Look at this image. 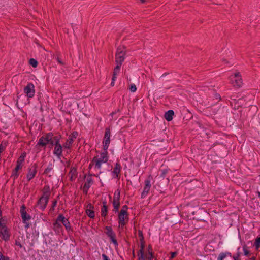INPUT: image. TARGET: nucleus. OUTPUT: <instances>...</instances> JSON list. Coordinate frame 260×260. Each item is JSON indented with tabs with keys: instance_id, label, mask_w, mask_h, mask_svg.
<instances>
[{
	"instance_id": "nucleus-36",
	"label": "nucleus",
	"mask_w": 260,
	"mask_h": 260,
	"mask_svg": "<svg viewBox=\"0 0 260 260\" xmlns=\"http://www.w3.org/2000/svg\"><path fill=\"white\" fill-rule=\"evenodd\" d=\"M138 235H139V237H140V240L141 241H143L144 239V237H143V233H142V231L139 230L138 231Z\"/></svg>"
},
{
	"instance_id": "nucleus-21",
	"label": "nucleus",
	"mask_w": 260,
	"mask_h": 260,
	"mask_svg": "<svg viewBox=\"0 0 260 260\" xmlns=\"http://www.w3.org/2000/svg\"><path fill=\"white\" fill-rule=\"evenodd\" d=\"M102 204L103 206L101 208V216L105 217L107 215V206L106 205V202L103 201Z\"/></svg>"
},
{
	"instance_id": "nucleus-8",
	"label": "nucleus",
	"mask_w": 260,
	"mask_h": 260,
	"mask_svg": "<svg viewBox=\"0 0 260 260\" xmlns=\"http://www.w3.org/2000/svg\"><path fill=\"white\" fill-rule=\"evenodd\" d=\"M110 131L109 128H106L104 138L103 141L104 151H106L110 144Z\"/></svg>"
},
{
	"instance_id": "nucleus-28",
	"label": "nucleus",
	"mask_w": 260,
	"mask_h": 260,
	"mask_svg": "<svg viewBox=\"0 0 260 260\" xmlns=\"http://www.w3.org/2000/svg\"><path fill=\"white\" fill-rule=\"evenodd\" d=\"M29 63L30 65H31L33 67L35 68L37 66L38 62L37 60L34 58H31L29 60Z\"/></svg>"
},
{
	"instance_id": "nucleus-35",
	"label": "nucleus",
	"mask_w": 260,
	"mask_h": 260,
	"mask_svg": "<svg viewBox=\"0 0 260 260\" xmlns=\"http://www.w3.org/2000/svg\"><path fill=\"white\" fill-rule=\"evenodd\" d=\"M243 251H244V255H248V254L249 253V251L247 250V247L246 246L244 245L243 247Z\"/></svg>"
},
{
	"instance_id": "nucleus-29",
	"label": "nucleus",
	"mask_w": 260,
	"mask_h": 260,
	"mask_svg": "<svg viewBox=\"0 0 260 260\" xmlns=\"http://www.w3.org/2000/svg\"><path fill=\"white\" fill-rule=\"evenodd\" d=\"M254 245L256 248H258L260 247V236L255 239Z\"/></svg>"
},
{
	"instance_id": "nucleus-26",
	"label": "nucleus",
	"mask_w": 260,
	"mask_h": 260,
	"mask_svg": "<svg viewBox=\"0 0 260 260\" xmlns=\"http://www.w3.org/2000/svg\"><path fill=\"white\" fill-rule=\"evenodd\" d=\"M121 64H117L116 66L114 68V71H113V75H116L119 73Z\"/></svg>"
},
{
	"instance_id": "nucleus-50",
	"label": "nucleus",
	"mask_w": 260,
	"mask_h": 260,
	"mask_svg": "<svg viewBox=\"0 0 260 260\" xmlns=\"http://www.w3.org/2000/svg\"><path fill=\"white\" fill-rule=\"evenodd\" d=\"M166 172H167V171H166V170H164L162 171V173L161 176H163V177H164V176H165V174H166Z\"/></svg>"
},
{
	"instance_id": "nucleus-38",
	"label": "nucleus",
	"mask_w": 260,
	"mask_h": 260,
	"mask_svg": "<svg viewBox=\"0 0 260 260\" xmlns=\"http://www.w3.org/2000/svg\"><path fill=\"white\" fill-rule=\"evenodd\" d=\"M56 204H57V201L56 200H54L52 202V207H51V208L50 209V210H54V208L56 206Z\"/></svg>"
},
{
	"instance_id": "nucleus-5",
	"label": "nucleus",
	"mask_w": 260,
	"mask_h": 260,
	"mask_svg": "<svg viewBox=\"0 0 260 260\" xmlns=\"http://www.w3.org/2000/svg\"><path fill=\"white\" fill-rule=\"evenodd\" d=\"M230 78L231 83L234 87L239 88L241 86L242 84V80L239 72L235 73L234 77H233V76H231Z\"/></svg>"
},
{
	"instance_id": "nucleus-53",
	"label": "nucleus",
	"mask_w": 260,
	"mask_h": 260,
	"mask_svg": "<svg viewBox=\"0 0 260 260\" xmlns=\"http://www.w3.org/2000/svg\"><path fill=\"white\" fill-rule=\"evenodd\" d=\"M140 1L142 3H144L146 1V0H140Z\"/></svg>"
},
{
	"instance_id": "nucleus-17",
	"label": "nucleus",
	"mask_w": 260,
	"mask_h": 260,
	"mask_svg": "<svg viewBox=\"0 0 260 260\" xmlns=\"http://www.w3.org/2000/svg\"><path fill=\"white\" fill-rule=\"evenodd\" d=\"M58 221H60L67 230H71V225L68 219L66 218L62 215L60 214L58 216Z\"/></svg>"
},
{
	"instance_id": "nucleus-3",
	"label": "nucleus",
	"mask_w": 260,
	"mask_h": 260,
	"mask_svg": "<svg viewBox=\"0 0 260 260\" xmlns=\"http://www.w3.org/2000/svg\"><path fill=\"white\" fill-rule=\"evenodd\" d=\"M125 55V48L124 47H119L117 48L115 54V62L117 64H122Z\"/></svg>"
},
{
	"instance_id": "nucleus-49",
	"label": "nucleus",
	"mask_w": 260,
	"mask_h": 260,
	"mask_svg": "<svg viewBox=\"0 0 260 260\" xmlns=\"http://www.w3.org/2000/svg\"><path fill=\"white\" fill-rule=\"evenodd\" d=\"M116 75H114L113 74V76H112V81H115V80H116Z\"/></svg>"
},
{
	"instance_id": "nucleus-46",
	"label": "nucleus",
	"mask_w": 260,
	"mask_h": 260,
	"mask_svg": "<svg viewBox=\"0 0 260 260\" xmlns=\"http://www.w3.org/2000/svg\"><path fill=\"white\" fill-rule=\"evenodd\" d=\"M239 256H240V254L239 253H238L237 255H235L233 256V258H234L235 260H238Z\"/></svg>"
},
{
	"instance_id": "nucleus-51",
	"label": "nucleus",
	"mask_w": 260,
	"mask_h": 260,
	"mask_svg": "<svg viewBox=\"0 0 260 260\" xmlns=\"http://www.w3.org/2000/svg\"><path fill=\"white\" fill-rule=\"evenodd\" d=\"M149 251H152V248L150 245L148 247V252H149Z\"/></svg>"
},
{
	"instance_id": "nucleus-12",
	"label": "nucleus",
	"mask_w": 260,
	"mask_h": 260,
	"mask_svg": "<svg viewBox=\"0 0 260 260\" xmlns=\"http://www.w3.org/2000/svg\"><path fill=\"white\" fill-rule=\"evenodd\" d=\"M105 229L106 230V234L110 238L111 242H112L115 246L117 245L118 243L115 239V234L113 232L112 228L110 226H106Z\"/></svg>"
},
{
	"instance_id": "nucleus-44",
	"label": "nucleus",
	"mask_w": 260,
	"mask_h": 260,
	"mask_svg": "<svg viewBox=\"0 0 260 260\" xmlns=\"http://www.w3.org/2000/svg\"><path fill=\"white\" fill-rule=\"evenodd\" d=\"M102 256L103 257V260H109L108 256L105 254H103Z\"/></svg>"
},
{
	"instance_id": "nucleus-48",
	"label": "nucleus",
	"mask_w": 260,
	"mask_h": 260,
	"mask_svg": "<svg viewBox=\"0 0 260 260\" xmlns=\"http://www.w3.org/2000/svg\"><path fill=\"white\" fill-rule=\"evenodd\" d=\"M124 209L125 211H126L127 209V206L126 205H124L122 207V208L121 209V210H123Z\"/></svg>"
},
{
	"instance_id": "nucleus-54",
	"label": "nucleus",
	"mask_w": 260,
	"mask_h": 260,
	"mask_svg": "<svg viewBox=\"0 0 260 260\" xmlns=\"http://www.w3.org/2000/svg\"><path fill=\"white\" fill-rule=\"evenodd\" d=\"M258 197L260 198V192H257Z\"/></svg>"
},
{
	"instance_id": "nucleus-41",
	"label": "nucleus",
	"mask_w": 260,
	"mask_h": 260,
	"mask_svg": "<svg viewBox=\"0 0 260 260\" xmlns=\"http://www.w3.org/2000/svg\"><path fill=\"white\" fill-rule=\"evenodd\" d=\"M52 167L51 166H49L48 167H47L44 171V173H47L48 172H49L51 170H52Z\"/></svg>"
},
{
	"instance_id": "nucleus-39",
	"label": "nucleus",
	"mask_w": 260,
	"mask_h": 260,
	"mask_svg": "<svg viewBox=\"0 0 260 260\" xmlns=\"http://www.w3.org/2000/svg\"><path fill=\"white\" fill-rule=\"evenodd\" d=\"M24 158H23V157H19V158L18 159V160H17V162L20 164H22L23 165V162H24Z\"/></svg>"
},
{
	"instance_id": "nucleus-16",
	"label": "nucleus",
	"mask_w": 260,
	"mask_h": 260,
	"mask_svg": "<svg viewBox=\"0 0 260 260\" xmlns=\"http://www.w3.org/2000/svg\"><path fill=\"white\" fill-rule=\"evenodd\" d=\"M151 186V185L150 184V181L149 180H145V186L144 188V190L141 194L142 198H144L147 196L148 193H149V192L150 191Z\"/></svg>"
},
{
	"instance_id": "nucleus-19",
	"label": "nucleus",
	"mask_w": 260,
	"mask_h": 260,
	"mask_svg": "<svg viewBox=\"0 0 260 260\" xmlns=\"http://www.w3.org/2000/svg\"><path fill=\"white\" fill-rule=\"evenodd\" d=\"M87 209L86 211L87 215L91 218H93L95 217L94 212L93 210L94 207L91 204H89L87 206Z\"/></svg>"
},
{
	"instance_id": "nucleus-47",
	"label": "nucleus",
	"mask_w": 260,
	"mask_h": 260,
	"mask_svg": "<svg viewBox=\"0 0 260 260\" xmlns=\"http://www.w3.org/2000/svg\"><path fill=\"white\" fill-rule=\"evenodd\" d=\"M26 156V153L24 152V153H23L21 155L20 157H23V158H24V159H25V158Z\"/></svg>"
},
{
	"instance_id": "nucleus-32",
	"label": "nucleus",
	"mask_w": 260,
	"mask_h": 260,
	"mask_svg": "<svg viewBox=\"0 0 260 260\" xmlns=\"http://www.w3.org/2000/svg\"><path fill=\"white\" fill-rule=\"evenodd\" d=\"M129 89L133 92H135L137 90L136 86L134 84H131L130 85Z\"/></svg>"
},
{
	"instance_id": "nucleus-42",
	"label": "nucleus",
	"mask_w": 260,
	"mask_h": 260,
	"mask_svg": "<svg viewBox=\"0 0 260 260\" xmlns=\"http://www.w3.org/2000/svg\"><path fill=\"white\" fill-rule=\"evenodd\" d=\"M56 60H57V62H58L59 64H61V65H63V64H64L63 62L62 61H61V60H60V59L59 58V57H58V56H57V57H56Z\"/></svg>"
},
{
	"instance_id": "nucleus-9",
	"label": "nucleus",
	"mask_w": 260,
	"mask_h": 260,
	"mask_svg": "<svg viewBox=\"0 0 260 260\" xmlns=\"http://www.w3.org/2000/svg\"><path fill=\"white\" fill-rule=\"evenodd\" d=\"M49 198H47V195L42 196L37 202V206L42 211L44 210L48 202Z\"/></svg>"
},
{
	"instance_id": "nucleus-52",
	"label": "nucleus",
	"mask_w": 260,
	"mask_h": 260,
	"mask_svg": "<svg viewBox=\"0 0 260 260\" xmlns=\"http://www.w3.org/2000/svg\"><path fill=\"white\" fill-rule=\"evenodd\" d=\"M114 82L115 81H112L111 83V85L112 86H113L114 85Z\"/></svg>"
},
{
	"instance_id": "nucleus-45",
	"label": "nucleus",
	"mask_w": 260,
	"mask_h": 260,
	"mask_svg": "<svg viewBox=\"0 0 260 260\" xmlns=\"http://www.w3.org/2000/svg\"><path fill=\"white\" fill-rule=\"evenodd\" d=\"M18 175H19V173H18V172L16 173L15 172V170L14 171V173L13 174V176H14V178H17Z\"/></svg>"
},
{
	"instance_id": "nucleus-33",
	"label": "nucleus",
	"mask_w": 260,
	"mask_h": 260,
	"mask_svg": "<svg viewBox=\"0 0 260 260\" xmlns=\"http://www.w3.org/2000/svg\"><path fill=\"white\" fill-rule=\"evenodd\" d=\"M22 166L23 165L22 164H20L18 162H17V165H16V167L15 169V172L17 173L19 170L21 169L22 167Z\"/></svg>"
},
{
	"instance_id": "nucleus-6",
	"label": "nucleus",
	"mask_w": 260,
	"mask_h": 260,
	"mask_svg": "<svg viewBox=\"0 0 260 260\" xmlns=\"http://www.w3.org/2000/svg\"><path fill=\"white\" fill-rule=\"evenodd\" d=\"M20 212L21 214L23 222L26 224L25 227L26 228H28L29 226V225L27 223V221L30 220L31 216L27 213L26 211V207L24 205H23L21 207Z\"/></svg>"
},
{
	"instance_id": "nucleus-2",
	"label": "nucleus",
	"mask_w": 260,
	"mask_h": 260,
	"mask_svg": "<svg viewBox=\"0 0 260 260\" xmlns=\"http://www.w3.org/2000/svg\"><path fill=\"white\" fill-rule=\"evenodd\" d=\"M54 138V136L52 133L46 134L39 138L36 146L45 148L47 144H50L52 146Z\"/></svg>"
},
{
	"instance_id": "nucleus-27",
	"label": "nucleus",
	"mask_w": 260,
	"mask_h": 260,
	"mask_svg": "<svg viewBox=\"0 0 260 260\" xmlns=\"http://www.w3.org/2000/svg\"><path fill=\"white\" fill-rule=\"evenodd\" d=\"M227 255H230V253H221L220 254L218 260H223L224 258L226 257Z\"/></svg>"
},
{
	"instance_id": "nucleus-23",
	"label": "nucleus",
	"mask_w": 260,
	"mask_h": 260,
	"mask_svg": "<svg viewBox=\"0 0 260 260\" xmlns=\"http://www.w3.org/2000/svg\"><path fill=\"white\" fill-rule=\"evenodd\" d=\"M60 221H58V217L57 218L55 222L53 223V229L55 231H59L61 227Z\"/></svg>"
},
{
	"instance_id": "nucleus-18",
	"label": "nucleus",
	"mask_w": 260,
	"mask_h": 260,
	"mask_svg": "<svg viewBox=\"0 0 260 260\" xmlns=\"http://www.w3.org/2000/svg\"><path fill=\"white\" fill-rule=\"evenodd\" d=\"M121 171V166L119 163H116L112 172L113 177L115 178H119V174Z\"/></svg>"
},
{
	"instance_id": "nucleus-7",
	"label": "nucleus",
	"mask_w": 260,
	"mask_h": 260,
	"mask_svg": "<svg viewBox=\"0 0 260 260\" xmlns=\"http://www.w3.org/2000/svg\"><path fill=\"white\" fill-rule=\"evenodd\" d=\"M120 191L117 190L114 194L113 200L112 202L113 206L114 207L113 211L117 212L118 211V208L120 206L119 199H120Z\"/></svg>"
},
{
	"instance_id": "nucleus-30",
	"label": "nucleus",
	"mask_w": 260,
	"mask_h": 260,
	"mask_svg": "<svg viewBox=\"0 0 260 260\" xmlns=\"http://www.w3.org/2000/svg\"><path fill=\"white\" fill-rule=\"evenodd\" d=\"M76 173V170L75 169L72 170L70 171V174H71V180H73L74 179V178H75Z\"/></svg>"
},
{
	"instance_id": "nucleus-22",
	"label": "nucleus",
	"mask_w": 260,
	"mask_h": 260,
	"mask_svg": "<svg viewBox=\"0 0 260 260\" xmlns=\"http://www.w3.org/2000/svg\"><path fill=\"white\" fill-rule=\"evenodd\" d=\"M74 141V140H73L72 138H70L69 137L66 142L63 145V147L64 148L70 149Z\"/></svg>"
},
{
	"instance_id": "nucleus-31",
	"label": "nucleus",
	"mask_w": 260,
	"mask_h": 260,
	"mask_svg": "<svg viewBox=\"0 0 260 260\" xmlns=\"http://www.w3.org/2000/svg\"><path fill=\"white\" fill-rule=\"evenodd\" d=\"M78 136V133L77 132H73L71 135L69 136L70 138H72L73 140H75V139L77 138Z\"/></svg>"
},
{
	"instance_id": "nucleus-24",
	"label": "nucleus",
	"mask_w": 260,
	"mask_h": 260,
	"mask_svg": "<svg viewBox=\"0 0 260 260\" xmlns=\"http://www.w3.org/2000/svg\"><path fill=\"white\" fill-rule=\"evenodd\" d=\"M144 245L142 244L141 248L140 250L139 253V256L140 255L139 258V260H145L144 256Z\"/></svg>"
},
{
	"instance_id": "nucleus-40",
	"label": "nucleus",
	"mask_w": 260,
	"mask_h": 260,
	"mask_svg": "<svg viewBox=\"0 0 260 260\" xmlns=\"http://www.w3.org/2000/svg\"><path fill=\"white\" fill-rule=\"evenodd\" d=\"M149 256H148L147 258L149 259L150 260H152V259L153 258V253H152V251H149Z\"/></svg>"
},
{
	"instance_id": "nucleus-11",
	"label": "nucleus",
	"mask_w": 260,
	"mask_h": 260,
	"mask_svg": "<svg viewBox=\"0 0 260 260\" xmlns=\"http://www.w3.org/2000/svg\"><path fill=\"white\" fill-rule=\"evenodd\" d=\"M24 92L29 98H32L35 94V86L31 83H28L24 89Z\"/></svg>"
},
{
	"instance_id": "nucleus-25",
	"label": "nucleus",
	"mask_w": 260,
	"mask_h": 260,
	"mask_svg": "<svg viewBox=\"0 0 260 260\" xmlns=\"http://www.w3.org/2000/svg\"><path fill=\"white\" fill-rule=\"evenodd\" d=\"M43 195H47V198L49 197L50 196V191H49V187L48 186H45L43 189Z\"/></svg>"
},
{
	"instance_id": "nucleus-13",
	"label": "nucleus",
	"mask_w": 260,
	"mask_h": 260,
	"mask_svg": "<svg viewBox=\"0 0 260 260\" xmlns=\"http://www.w3.org/2000/svg\"><path fill=\"white\" fill-rule=\"evenodd\" d=\"M10 232L7 226L0 229V236H2V239L5 241H8L10 237Z\"/></svg>"
},
{
	"instance_id": "nucleus-10",
	"label": "nucleus",
	"mask_w": 260,
	"mask_h": 260,
	"mask_svg": "<svg viewBox=\"0 0 260 260\" xmlns=\"http://www.w3.org/2000/svg\"><path fill=\"white\" fill-rule=\"evenodd\" d=\"M127 211L124 209L121 210L118 215V222L120 225L123 226L126 224V220L127 221Z\"/></svg>"
},
{
	"instance_id": "nucleus-1",
	"label": "nucleus",
	"mask_w": 260,
	"mask_h": 260,
	"mask_svg": "<svg viewBox=\"0 0 260 260\" xmlns=\"http://www.w3.org/2000/svg\"><path fill=\"white\" fill-rule=\"evenodd\" d=\"M107 152L104 151L103 152L101 153L100 157H94L91 164L89 166V168L91 169L93 166H94L95 168L100 169L101 166L103 164L106 162L108 161Z\"/></svg>"
},
{
	"instance_id": "nucleus-34",
	"label": "nucleus",
	"mask_w": 260,
	"mask_h": 260,
	"mask_svg": "<svg viewBox=\"0 0 260 260\" xmlns=\"http://www.w3.org/2000/svg\"><path fill=\"white\" fill-rule=\"evenodd\" d=\"M0 260H10V258L7 257L3 255L2 252H0Z\"/></svg>"
},
{
	"instance_id": "nucleus-43",
	"label": "nucleus",
	"mask_w": 260,
	"mask_h": 260,
	"mask_svg": "<svg viewBox=\"0 0 260 260\" xmlns=\"http://www.w3.org/2000/svg\"><path fill=\"white\" fill-rule=\"evenodd\" d=\"M177 255V252H171V258H173Z\"/></svg>"
},
{
	"instance_id": "nucleus-20",
	"label": "nucleus",
	"mask_w": 260,
	"mask_h": 260,
	"mask_svg": "<svg viewBox=\"0 0 260 260\" xmlns=\"http://www.w3.org/2000/svg\"><path fill=\"white\" fill-rule=\"evenodd\" d=\"M174 113V111L172 110H170L166 112L165 114V118L167 121H170L172 120L173 116Z\"/></svg>"
},
{
	"instance_id": "nucleus-15",
	"label": "nucleus",
	"mask_w": 260,
	"mask_h": 260,
	"mask_svg": "<svg viewBox=\"0 0 260 260\" xmlns=\"http://www.w3.org/2000/svg\"><path fill=\"white\" fill-rule=\"evenodd\" d=\"M93 183V181L91 177V175L87 176L86 178V182L85 183L83 188V191L85 194H87L89 188Z\"/></svg>"
},
{
	"instance_id": "nucleus-37",
	"label": "nucleus",
	"mask_w": 260,
	"mask_h": 260,
	"mask_svg": "<svg viewBox=\"0 0 260 260\" xmlns=\"http://www.w3.org/2000/svg\"><path fill=\"white\" fill-rule=\"evenodd\" d=\"M15 244L16 245L19 246V247L20 248H22V244H21V242L20 241H19V239H16L15 240Z\"/></svg>"
},
{
	"instance_id": "nucleus-4",
	"label": "nucleus",
	"mask_w": 260,
	"mask_h": 260,
	"mask_svg": "<svg viewBox=\"0 0 260 260\" xmlns=\"http://www.w3.org/2000/svg\"><path fill=\"white\" fill-rule=\"evenodd\" d=\"M59 136H54V140H53V145H55L53 153L58 157H60L61 155L62 150V147L59 143Z\"/></svg>"
},
{
	"instance_id": "nucleus-55",
	"label": "nucleus",
	"mask_w": 260,
	"mask_h": 260,
	"mask_svg": "<svg viewBox=\"0 0 260 260\" xmlns=\"http://www.w3.org/2000/svg\"><path fill=\"white\" fill-rule=\"evenodd\" d=\"M251 259H252V260H255V257H252Z\"/></svg>"
},
{
	"instance_id": "nucleus-14",
	"label": "nucleus",
	"mask_w": 260,
	"mask_h": 260,
	"mask_svg": "<svg viewBox=\"0 0 260 260\" xmlns=\"http://www.w3.org/2000/svg\"><path fill=\"white\" fill-rule=\"evenodd\" d=\"M37 165L35 164L29 168L28 173L27 174V179L28 181L31 180L37 173Z\"/></svg>"
}]
</instances>
